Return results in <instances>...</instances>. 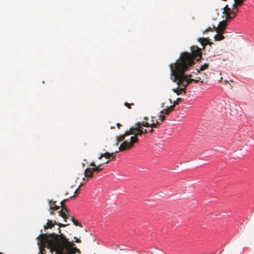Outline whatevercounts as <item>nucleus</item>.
<instances>
[{"label":"nucleus","mask_w":254,"mask_h":254,"mask_svg":"<svg viewBox=\"0 0 254 254\" xmlns=\"http://www.w3.org/2000/svg\"><path fill=\"white\" fill-rule=\"evenodd\" d=\"M191 53H182L179 59L176 63L170 64L171 75L175 77V81H178V83L180 84L182 83L181 81L183 79L186 86H188L192 81L197 83L201 79L200 77H197L195 79L189 78L191 75L187 76L184 74L185 71L194 64V59L199 61L201 58L202 53L200 48L197 46H192L191 47Z\"/></svg>","instance_id":"1"},{"label":"nucleus","mask_w":254,"mask_h":254,"mask_svg":"<svg viewBox=\"0 0 254 254\" xmlns=\"http://www.w3.org/2000/svg\"><path fill=\"white\" fill-rule=\"evenodd\" d=\"M55 233L41 234L38 238L41 239V243H46L51 251H55L56 254H74V244L68 241L63 234Z\"/></svg>","instance_id":"2"},{"label":"nucleus","mask_w":254,"mask_h":254,"mask_svg":"<svg viewBox=\"0 0 254 254\" xmlns=\"http://www.w3.org/2000/svg\"><path fill=\"white\" fill-rule=\"evenodd\" d=\"M109 162V160L107 161L106 162H103L99 164L98 166H96V164L92 162L90 164V166L93 167V168H87L84 170V176L87 178H91L93 176V173H96L97 174L99 172H101L103 168H100V167L105 163H108Z\"/></svg>","instance_id":"3"},{"label":"nucleus","mask_w":254,"mask_h":254,"mask_svg":"<svg viewBox=\"0 0 254 254\" xmlns=\"http://www.w3.org/2000/svg\"><path fill=\"white\" fill-rule=\"evenodd\" d=\"M130 131H134L133 133H131V134H134L135 136L141 135L143 133H146L147 131L146 129H144L143 127H141V123H137L135 124V127H131L129 129Z\"/></svg>","instance_id":"4"},{"label":"nucleus","mask_w":254,"mask_h":254,"mask_svg":"<svg viewBox=\"0 0 254 254\" xmlns=\"http://www.w3.org/2000/svg\"><path fill=\"white\" fill-rule=\"evenodd\" d=\"M172 78L173 81L176 82L178 86L180 87V88L178 87L176 89H173V91H174V92L177 93V95H180L182 94L183 92L185 93V90L187 86H185V83L183 82V79L181 81V82H182V83H180V84H179L178 83V81H175V77L172 76Z\"/></svg>","instance_id":"5"},{"label":"nucleus","mask_w":254,"mask_h":254,"mask_svg":"<svg viewBox=\"0 0 254 254\" xmlns=\"http://www.w3.org/2000/svg\"><path fill=\"white\" fill-rule=\"evenodd\" d=\"M68 199H64L61 202V207L62 209L59 212V215L64 219V221L66 222V212L67 208L64 205V203L67 201Z\"/></svg>","instance_id":"6"},{"label":"nucleus","mask_w":254,"mask_h":254,"mask_svg":"<svg viewBox=\"0 0 254 254\" xmlns=\"http://www.w3.org/2000/svg\"><path fill=\"white\" fill-rule=\"evenodd\" d=\"M244 0H234L235 3L233 4L234 8L232 10L231 15L233 18L236 15V13L238 11L237 6H241L244 2Z\"/></svg>","instance_id":"7"},{"label":"nucleus","mask_w":254,"mask_h":254,"mask_svg":"<svg viewBox=\"0 0 254 254\" xmlns=\"http://www.w3.org/2000/svg\"><path fill=\"white\" fill-rule=\"evenodd\" d=\"M131 147H132L131 146V143H130L127 141H124L119 147L118 151H122L126 149L131 148Z\"/></svg>","instance_id":"8"},{"label":"nucleus","mask_w":254,"mask_h":254,"mask_svg":"<svg viewBox=\"0 0 254 254\" xmlns=\"http://www.w3.org/2000/svg\"><path fill=\"white\" fill-rule=\"evenodd\" d=\"M118 152V151H116L115 152L109 153V152H105V153L101 154L100 156L98 157L99 159H102L103 157H105L107 159H113L115 157V154Z\"/></svg>","instance_id":"9"},{"label":"nucleus","mask_w":254,"mask_h":254,"mask_svg":"<svg viewBox=\"0 0 254 254\" xmlns=\"http://www.w3.org/2000/svg\"><path fill=\"white\" fill-rule=\"evenodd\" d=\"M134 133V131H130V130L127 131L124 134H123L120 136H117V142L116 143V145H118L119 142L124 140L126 136L129 135L130 134H131V133Z\"/></svg>","instance_id":"10"},{"label":"nucleus","mask_w":254,"mask_h":254,"mask_svg":"<svg viewBox=\"0 0 254 254\" xmlns=\"http://www.w3.org/2000/svg\"><path fill=\"white\" fill-rule=\"evenodd\" d=\"M232 9L228 7V5H226L224 8V12L223 13L226 14V20H230L233 19L231 15Z\"/></svg>","instance_id":"11"},{"label":"nucleus","mask_w":254,"mask_h":254,"mask_svg":"<svg viewBox=\"0 0 254 254\" xmlns=\"http://www.w3.org/2000/svg\"><path fill=\"white\" fill-rule=\"evenodd\" d=\"M226 26V21L223 20L220 22L216 28L217 32H223Z\"/></svg>","instance_id":"12"},{"label":"nucleus","mask_w":254,"mask_h":254,"mask_svg":"<svg viewBox=\"0 0 254 254\" xmlns=\"http://www.w3.org/2000/svg\"><path fill=\"white\" fill-rule=\"evenodd\" d=\"M198 41L201 43V45L203 47V48L206 45L209 44V45H211V44H212V43L209 42V39L207 38H199L198 39Z\"/></svg>","instance_id":"13"},{"label":"nucleus","mask_w":254,"mask_h":254,"mask_svg":"<svg viewBox=\"0 0 254 254\" xmlns=\"http://www.w3.org/2000/svg\"><path fill=\"white\" fill-rule=\"evenodd\" d=\"M174 109V105H171L166 109H163L161 113L164 115H168L170 112L173 111Z\"/></svg>","instance_id":"14"},{"label":"nucleus","mask_w":254,"mask_h":254,"mask_svg":"<svg viewBox=\"0 0 254 254\" xmlns=\"http://www.w3.org/2000/svg\"><path fill=\"white\" fill-rule=\"evenodd\" d=\"M55 224L53 223L52 220H48L46 225L44 226V229L46 230L48 228H52Z\"/></svg>","instance_id":"15"},{"label":"nucleus","mask_w":254,"mask_h":254,"mask_svg":"<svg viewBox=\"0 0 254 254\" xmlns=\"http://www.w3.org/2000/svg\"><path fill=\"white\" fill-rule=\"evenodd\" d=\"M138 139L137 136H132L130 137V143H131V146L133 147L134 143L138 142Z\"/></svg>","instance_id":"16"},{"label":"nucleus","mask_w":254,"mask_h":254,"mask_svg":"<svg viewBox=\"0 0 254 254\" xmlns=\"http://www.w3.org/2000/svg\"><path fill=\"white\" fill-rule=\"evenodd\" d=\"M224 38V36L221 34H217L214 36L215 41H220Z\"/></svg>","instance_id":"17"},{"label":"nucleus","mask_w":254,"mask_h":254,"mask_svg":"<svg viewBox=\"0 0 254 254\" xmlns=\"http://www.w3.org/2000/svg\"><path fill=\"white\" fill-rule=\"evenodd\" d=\"M55 202H53V204H51V206H50V209L51 210H52L53 211L54 210H58L60 209L61 206H57L55 204Z\"/></svg>","instance_id":"18"},{"label":"nucleus","mask_w":254,"mask_h":254,"mask_svg":"<svg viewBox=\"0 0 254 254\" xmlns=\"http://www.w3.org/2000/svg\"><path fill=\"white\" fill-rule=\"evenodd\" d=\"M159 125L158 121H156L155 123L152 122L150 124V127L151 128H157Z\"/></svg>","instance_id":"19"},{"label":"nucleus","mask_w":254,"mask_h":254,"mask_svg":"<svg viewBox=\"0 0 254 254\" xmlns=\"http://www.w3.org/2000/svg\"><path fill=\"white\" fill-rule=\"evenodd\" d=\"M71 221L74 224V225H75V226H79L80 227H82L81 224H80L77 221L75 220V219L73 217H72Z\"/></svg>","instance_id":"20"},{"label":"nucleus","mask_w":254,"mask_h":254,"mask_svg":"<svg viewBox=\"0 0 254 254\" xmlns=\"http://www.w3.org/2000/svg\"><path fill=\"white\" fill-rule=\"evenodd\" d=\"M208 67V64L205 63L203 65H201L198 71L203 70L207 68Z\"/></svg>","instance_id":"21"},{"label":"nucleus","mask_w":254,"mask_h":254,"mask_svg":"<svg viewBox=\"0 0 254 254\" xmlns=\"http://www.w3.org/2000/svg\"><path fill=\"white\" fill-rule=\"evenodd\" d=\"M213 30H215L216 31V28L215 26H213V28L208 27L205 30V32H209V31L212 32L213 31Z\"/></svg>","instance_id":"22"},{"label":"nucleus","mask_w":254,"mask_h":254,"mask_svg":"<svg viewBox=\"0 0 254 254\" xmlns=\"http://www.w3.org/2000/svg\"><path fill=\"white\" fill-rule=\"evenodd\" d=\"M142 126L143 127H150V124L147 122H143L142 123H141V126Z\"/></svg>","instance_id":"23"},{"label":"nucleus","mask_w":254,"mask_h":254,"mask_svg":"<svg viewBox=\"0 0 254 254\" xmlns=\"http://www.w3.org/2000/svg\"><path fill=\"white\" fill-rule=\"evenodd\" d=\"M54 222H55V223L57 224L60 227H65V226H66L68 225V224H62V223H57L55 221H54Z\"/></svg>","instance_id":"24"},{"label":"nucleus","mask_w":254,"mask_h":254,"mask_svg":"<svg viewBox=\"0 0 254 254\" xmlns=\"http://www.w3.org/2000/svg\"><path fill=\"white\" fill-rule=\"evenodd\" d=\"M181 100L182 99L181 98H177V100L174 102L173 105H174V106L176 105H178Z\"/></svg>","instance_id":"25"},{"label":"nucleus","mask_w":254,"mask_h":254,"mask_svg":"<svg viewBox=\"0 0 254 254\" xmlns=\"http://www.w3.org/2000/svg\"><path fill=\"white\" fill-rule=\"evenodd\" d=\"M124 105L125 106H126L127 107L128 109H131V107L130 106L131 105H133L134 104L133 103H131V104H129V103H128L127 102H125L124 103Z\"/></svg>","instance_id":"26"},{"label":"nucleus","mask_w":254,"mask_h":254,"mask_svg":"<svg viewBox=\"0 0 254 254\" xmlns=\"http://www.w3.org/2000/svg\"><path fill=\"white\" fill-rule=\"evenodd\" d=\"M159 117H160L159 120H160L161 122L164 121L166 118L165 115H164V114L161 115Z\"/></svg>","instance_id":"27"},{"label":"nucleus","mask_w":254,"mask_h":254,"mask_svg":"<svg viewBox=\"0 0 254 254\" xmlns=\"http://www.w3.org/2000/svg\"><path fill=\"white\" fill-rule=\"evenodd\" d=\"M74 239H75V242L76 243H80L81 242L80 240L76 237H75Z\"/></svg>","instance_id":"28"},{"label":"nucleus","mask_w":254,"mask_h":254,"mask_svg":"<svg viewBox=\"0 0 254 254\" xmlns=\"http://www.w3.org/2000/svg\"><path fill=\"white\" fill-rule=\"evenodd\" d=\"M66 219H69L71 220V219H72V217H73V216H69L68 214V211L66 212Z\"/></svg>","instance_id":"29"},{"label":"nucleus","mask_w":254,"mask_h":254,"mask_svg":"<svg viewBox=\"0 0 254 254\" xmlns=\"http://www.w3.org/2000/svg\"><path fill=\"white\" fill-rule=\"evenodd\" d=\"M79 188V187H78V188H77V189L75 190V191H74V194H75L76 193H77V191H78V190ZM74 195H75V194H74L73 196H71L70 197H73V196H74Z\"/></svg>","instance_id":"30"},{"label":"nucleus","mask_w":254,"mask_h":254,"mask_svg":"<svg viewBox=\"0 0 254 254\" xmlns=\"http://www.w3.org/2000/svg\"><path fill=\"white\" fill-rule=\"evenodd\" d=\"M149 132L151 133H152L154 132L153 128H151V129L149 130Z\"/></svg>","instance_id":"31"},{"label":"nucleus","mask_w":254,"mask_h":254,"mask_svg":"<svg viewBox=\"0 0 254 254\" xmlns=\"http://www.w3.org/2000/svg\"><path fill=\"white\" fill-rule=\"evenodd\" d=\"M117 126L118 128H120V127L121 126V125L120 124H119V123H117Z\"/></svg>","instance_id":"32"},{"label":"nucleus","mask_w":254,"mask_h":254,"mask_svg":"<svg viewBox=\"0 0 254 254\" xmlns=\"http://www.w3.org/2000/svg\"><path fill=\"white\" fill-rule=\"evenodd\" d=\"M50 214H51V215H54V211H53H53H51L50 212Z\"/></svg>","instance_id":"33"},{"label":"nucleus","mask_w":254,"mask_h":254,"mask_svg":"<svg viewBox=\"0 0 254 254\" xmlns=\"http://www.w3.org/2000/svg\"><path fill=\"white\" fill-rule=\"evenodd\" d=\"M41 254H45L43 252H41Z\"/></svg>","instance_id":"34"}]
</instances>
